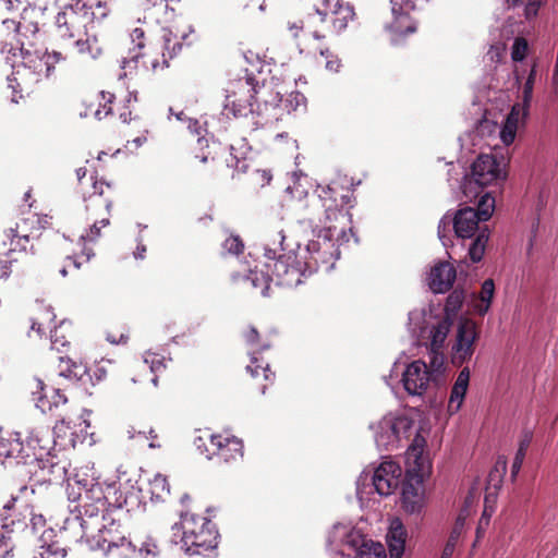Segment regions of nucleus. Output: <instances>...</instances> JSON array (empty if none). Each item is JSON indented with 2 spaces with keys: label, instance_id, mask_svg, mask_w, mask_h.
I'll return each instance as SVG.
<instances>
[{
  "label": "nucleus",
  "instance_id": "26",
  "mask_svg": "<svg viewBox=\"0 0 558 558\" xmlns=\"http://www.w3.org/2000/svg\"><path fill=\"white\" fill-rule=\"evenodd\" d=\"M457 271L448 262H441L435 265L429 274V288L435 293H445L452 288Z\"/></svg>",
  "mask_w": 558,
  "mask_h": 558
},
{
  "label": "nucleus",
  "instance_id": "40",
  "mask_svg": "<svg viewBox=\"0 0 558 558\" xmlns=\"http://www.w3.org/2000/svg\"><path fill=\"white\" fill-rule=\"evenodd\" d=\"M532 441V433L525 432L519 442V448L517 450L515 457L513 459L512 465H511V477L515 478L518 473L521 470V466L523 464V461L525 459L526 451L531 445Z\"/></svg>",
  "mask_w": 558,
  "mask_h": 558
},
{
  "label": "nucleus",
  "instance_id": "28",
  "mask_svg": "<svg viewBox=\"0 0 558 558\" xmlns=\"http://www.w3.org/2000/svg\"><path fill=\"white\" fill-rule=\"evenodd\" d=\"M57 422L53 426L54 444L61 447L75 446V424L73 423L69 411L53 414Z\"/></svg>",
  "mask_w": 558,
  "mask_h": 558
},
{
  "label": "nucleus",
  "instance_id": "64",
  "mask_svg": "<svg viewBox=\"0 0 558 558\" xmlns=\"http://www.w3.org/2000/svg\"><path fill=\"white\" fill-rule=\"evenodd\" d=\"M144 368H149L150 369V373H154L156 369H159V368H165L166 365L162 363L161 360H157L156 359H153L151 361V365L150 366H147L146 363L143 365Z\"/></svg>",
  "mask_w": 558,
  "mask_h": 558
},
{
  "label": "nucleus",
  "instance_id": "49",
  "mask_svg": "<svg viewBox=\"0 0 558 558\" xmlns=\"http://www.w3.org/2000/svg\"><path fill=\"white\" fill-rule=\"evenodd\" d=\"M529 50L527 40L524 37H517L511 48V58L514 62L522 61Z\"/></svg>",
  "mask_w": 558,
  "mask_h": 558
},
{
  "label": "nucleus",
  "instance_id": "17",
  "mask_svg": "<svg viewBox=\"0 0 558 558\" xmlns=\"http://www.w3.org/2000/svg\"><path fill=\"white\" fill-rule=\"evenodd\" d=\"M434 375L425 362L417 360L409 364L403 372L402 383L409 395L422 396L428 388Z\"/></svg>",
  "mask_w": 558,
  "mask_h": 558
},
{
  "label": "nucleus",
  "instance_id": "18",
  "mask_svg": "<svg viewBox=\"0 0 558 558\" xmlns=\"http://www.w3.org/2000/svg\"><path fill=\"white\" fill-rule=\"evenodd\" d=\"M401 468L392 461L379 464L373 475V485L381 496H389L400 484Z\"/></svg>",
  "mask_w": 558,
  "mask_h": 558
},
{
  "label": "nucleus",
  "instance_id": "25",
  "mask_svg": "<svg viewBox=\"0 0 558 558\" xmlns=\"http://www.w3.org/2000/svg\"><path fill=\"white\" fill-rule=\"evenodd\" d=\"M34 389L33 395H39L37 398V407L41 409L43 412H50L52 415L58 412L69 411L68 408V398L60 389H54L53 395L51 396V401L46 400V396L43 395L45 390V383L36 378L34 380Z\"/></svg>",
  "mask_w": 558,
  "mask_h": 558
},
{
  "label": "nucleus",
  "instance_id": "10",
  "mask_svg": "<svg viewBox=\"0 0 558 558\" xmlns=\"http://www.w3.org/2000/svg\"><path fill=\"white\" fill-rule=\"evenodd\" d=\"M501 178L499 163L495 156L482 154L471 166V173L466 174L461 184L462 193L466 198L482 196L483 189Z\"/></svg>",
  "mask_w": 558,
  "mask_h": 558
},
{
  "label": "nucleus",
  "instance_id": "7",
  "mask_svg": "<svg viewBox=\"0 0 558 558\" xmlns=\"http://www.w3.org/2000/svg\"><path fill=\"white\" fill-rule=\"evenodd\" d=\"M327 19L328 12L317 9L301 19L288 22L287 28L300 53L312 54L317 51L319 43L326 39L329 32Z\"/></svg>",
  "mask_w": 558,
  "mask_h": 558
},
{
  "label": "nucleus",
  "instance_id": "11",
  "mask_svg": "<svg viewBox=\"0 0 558 558\" xmlns=\"http://www.w3.org/2000/svg\"><path fill=\"white\" fill-rule=\"evenodd\" d=\"M264 267L269 270L272 283L278 287L296 288L308 275L303 260L292 252L278 257L268 256Z\"/></svg>",
  "mask_w": 558,
  "mask_h": 558
},
{
  "label": "nucleus",
  "instance_id": "55",
  "mask_svg": "<svg viewBox=\"0 0 558 558\" xmlns=\"http://www.w3.org/2000/svg\"><path fill=\"white\" fill-rule=\"evenodd\" d=\"M543 3V0H527L524 7V16L526 20L535 17Z\"/></svg>",
  "mask_w": 558,
  "mask_h": 558
},
{
  "label": "nucleus",
  "instance_id": "32",
  "mask_svg": "<svg viewBox=\"0 0 558 558\" xmlns=\"http://www.w3.org/2000/svg\"><path fill=\"white\" fill-rule=\"evenodd\" d=\"M407 533L400 522L392 523L387 534L391 558H401L404 553Z\"/></svg>",
  "mask_w": 558,
  "mask_h": 558
},
{
  "label": "nucleus",
  "instance_id": "23",
  "mask_svg": "<svg viewBox=\"0 0 558 558\" xmlns=\"http://www.w3.org/2000/svg\"><path fill=\"white\" fill-rule=\"evenodd\" d=\"M5 13H13V17H3L2 19V29L5 28L8 31L7 36L10 37L9 43H14L16 45V40L20 39V26L23 12L26 11V7L21 0H2V15ZM8 43V40L2 43V47Z\"/></svg>",
  "mask_w": 558,
  "mask_h": 558
},
{
  "label": "nucleus",
  "instance_id": "48",
  "mask_svg": "<svg viewBox=\"0 0 558 558\" xmlns=\"http://www.w3.org/2000/svg\"><path fill=\"white\" fill-rule=\"evenodd\" d=\"M106 339L113 344L125 343L129 339L124 325L113 326L106 331Z\"/></svg>",
  "mask_w": 558,
  "mask_h": 558
},
{
  "label": "nucleus",
  "instance_id": "41",
  "mask_svg": "<svg viewBox=\"0 0 558 558\" xmlns=\"http://www.w3.org/2000/svg\"><path fill=\"white\" fill-rule=\"evenodd\" d=\"M43 544L39 546L34 558H66V550L58 541L46 543L44 537Z\"/></svg>",
  "mask_w": 558,
  "mask_h": 558
},
{
  "label": "nucleus",
  "instance_id": "16",
  "mask_svg": "<svg viewBox=\"0 0 558 558\" xmlns=\"http://www.w3.org/2000/svg\"><path fill=\"white\" fill-rule=\"evenodd\" d=\"M477 339L475 323L470 318H462L458 325L457 342L453 345V363L461 365L470 360L474 353V342Z\"/></svg>",
  "mask_w": 558,
  "mask_h": 558
},
{
  "label": "nucleus",
  "instance_id": "21",
  "mask_svg": "<svg viewBox=\"0 0 558 558\" xmlns=\"http://www.w3.org/2000/svg\"><path fill=\"white\" fill-rule=\"evenodd\" d=\"M407 478L402 484V508L405 512L414 514L420 513L424 506L423 480L415 475V484L412 483L411 472L408 471Z\"/></svg>",
  "mask_w": 558,
  "mask_h": 558
},
{
  "label": "nucleus",
  "instance_id": "9",
  "mask_svg": "<svg viewBox=\"0 0 558 558\" xmlns=\"http://www.w3.org/2000/svg\"><path fill=\"white\" fill-rule=\"evenodd\" d=\"M116 195L114 186L106 181H95L93 183V192L85 197V208L88 213V219L93 220V225L82 235L85 241L94 242L100 235L101 228L110 223V209Z\"/></svg>",
  "mask_w": 558,
  "mask_h": 558
},
{
  "label": "nucleus",
  "instance_id": "15",
  "mask_svg": "<svg viewBox=\"0 0 558 558\" xmlns=\"http://www.w3.org/2000/svg\"><path fill=\"white\" fill-rule=\"evenodd\" d=\"M335 232L319 234L316 240H311L306 247L308 256L302 258L307 274L311 275L318 270L320 266L328 268L333 265L337 250L332 242Z\"/></svg>",
  "mask_w": 558,
  "mask_h": 558
},
{
  "label": "nucleus",
  "instance_id": "51",
  "mask_svg": "<svg viewBox=\"0 0 558 558\" xmlns=\"http://www.w3.org/2000/svg\"><path fill=\"white\" fill-rule=\"evenodd\" d=\"M425 445V438L420 433H416L412 444L408 448L409 458H414L415 464H417V461L421 459Z\"/></svg>",
  "mask_w": 558,
  "mask_h": 558
},
{
  "label": "nucleus",
  "instance_id": "19",
  "mask_svg": "<svg viewBox=\"0 0 558 558\" xmlns=\"http://www.w3.org/2000/svg\"><path fill=\"white\" fill-rule=\"evenodd\" d=\"M323 2L326 10H329L327 25L332 33H342L349 23L354 21L355 11L349 2L341 0H323Z\"/></svg>",
  "mask_w": 558,
  "mask_h": 558
},
{
  "label": "nucleus",
  "instance_id": "31",
  "mask_svg": "<svg viewBox=\"0 0 558 558\" xmlns=\"http://www.w3.org/2000/svg\"><path fill=\"white\" fill-rule=\"evenodd\" d=\"M245 282L250 283L254 289L259 290L263 296L270 295L272 284L269 270H266L264 263L250 270L248 275L244 277Z\"/></svg>",
  "mask_w": 558,
  "mask_h": 558
},
{
  "label": "nucleus",
  "instance_id": "52",
  "mask_svg": "<svg viewBox=\"0 0 558 558\" xmlns=\"http://www.w3.org/2000/svg\"><path fill=\"white\" fill-rule=\"evenodd\" d=\"M63 9H72L76 15L89 21L92 5L87 3V0H71L70 3L63 7Z\"/></svg>",
  "mask_w": 558,
  "mask_h": 558
},
{
  "label": "nucleus",
  "instance_id": "46",
  "mask_svg": "<svg viewBox=\"0 0 558 558\" xmlns=\"http://www.w3.org/2000/svg\"><path fill=\"white\" fill-rule=\"evenodd\" d=\"M495 292V284L493 279H486L481 289V301L485 303L483 308H480L478 312L481 315H484L490 305L492 299Z\"/></svg>",
  "mask_w": 558,
  "mask_h": 558
},
{
  "label": "nucleus",
  "instance_id": "29",
  "mask_svg": "<svg viewBox=\"0 0 558 558\" xmlns=\"http://www.w3.org/2000/svg\"><path fill=\"white\" fill-rule=\"evenodd\" d=\"M2 457H4V460L2 461V465L4 466H7V463L9 465L25 464V460L29 457V452L21 440L19 433L15 434V437H10L5 439V441L2 440Z\"/></svg>",
  "mask_w": 558,
  "mask_h": 558
},
{
  "label": "nucleus",
  "instance_id": "8",
  "mask_svg": "<svg viewBox=\"0 0 558 558\" xmlns=\"http://www.w3.org/2000/svg\"><path fill=\"white\" fill-rule=\"evenodd\" d=\"M182 43L169 29H162L161 35L140 44V52L133 59L145 69L159 72L169 66V61L182 50Z\"/></svg>",
  "mask_w": 558,
  "mask_h": 558
},
{
  "label": "nucleus",
  "instance_id": "4",
  "mask_svg": "<svg viewBox=\"0 0 558 558\" xmlns=\"http://www.w3.org/2000/svg\"><path fill=\"white\" fill-rule=\"evenodd\" d=\"M253 93H255V88L250 86L248 82H245L244 85L241 84L238 90H233L227 96L223 114L228 118L230 116L240 118L246 117L250 113L256 114L257 120L255 124L260 126L271 125L274 122H277L283 112L279 105L280 99H278V94L272 97L271 104H268L267 100L260 104L257 100L256 108H254V104L252 102L254 97Z\"/></svg>",
  "mask_w": 558,
  "mask_h": 558
},
{
  "label": "nucleus",
  "instance_id": "2",
  "mask_svg": "<svg viewBox=\"0 0 558 558\" xmlns=\"http://www.w3.org/2000/svg\"><path fill=\"white\" fill-rule=\"evenodd\" d=\"M494 208L495 198L489 193H484L476 209L463 207L453 214H445L438 223V236L442 244H447L448 233L453 230L458 239L471 241L468 248L470 260L481 262L490 235L488 226L481 223L492 217Z\"/></svg>",
  "mask_w": 558,
  "mask_h": 558
},
{
  "label": "nucleus",
  "instance_id": "36",
  "mask_svg": "<svg viewBox=\"0 0 558 558\" xmlns=\"http://www.w3.org/2000/svg\"><path fill=\"white\" fill-rule=\"evenodd\" d=\"M108 558H136V547L128 538L118 543L117 546H107L101 550Z\"/></svg>",
  "mask_w": 558,
  "mask_h": 558
},
{
  "label": "nucleus",
  "instance_id": "53",
  "mask_svg": "<svg viewBox=\"0 0 558 558\" xmlns=\"http://www.w3.org/2000/svg\"><path fill=\"white\" fill-rule=\"evenodd\" d=\"M536 64H534L529 73V76L523 86L522 101L530 105L533 96V88L536 78Z\"/></svg>",
  "mask_w": 558,
  "mask_h": 558
},
{
  "label": "nucleus",
  "instance_id": "30",
  "mask_svg": "<svg viewBox=\"0 0 558 558\" xmlns=\"http://www.w3.org/2000/svg\"><path fill=\"white\" fill-rule=\"evenodd\" d=\"M453 324L452 317L442 316L437 325H435L432 329V341H430V350L433 353L430 364L436 366L438 361V353L444 348L447 336L450 331V328Z\"/></svg>",
  "mask_w": 558,
  "mask_h": 558
},
{
  "label": "nucleus",
  "instance_id": "14",
  "mask_svg": "<svg viewBox=\"0 0 558 558\" xmlns=\"http://www.w3.org/2000/svg\"><path fill=\"white\" fill-rule=\"evenodd\" d=\"M204 445L206 458L217 464H231L243 458V441L235 436L211 434Z\"/></svg>",
  "mask_w": 558,
  "mask_h": 558
},
{
  "label": "nucleus",
  "instance_id": "27",
  "mask_svg": "<svg viewBox=\"0 0 558 558\" xmlns=\"http://www.w3.org/2000/svg\"><path fill=\"white\" fill-rule=\"evenodd\" d=\"M529 108L530 105H525L523 101L512 106L500 131V138L505 145L513 143L519 122L527 117Z\"/></svg>",
  "mask_w": 558,
  "mask_h": 558
},
{
  "label": "nucleus",
  "instance_id": "57",
  "mask_svg": "<svg viewBox=\"0 0 558 558\" xmlns=\"http://www.w3.org/2000/svg\"><path fill=\"white\" fill-rule=\"evenodd\" d=\"M470 381V369L468 367H464L458 375L454 384L458 385V387H463L468 390Z\"/></svg>",
  "mask_w": 558,
  "mask_h": 558
},
{
  "label": "nucleus",
  "instance_id": "38",
  "mask_svg": "<svg viewBox=\"0 0 558 558\" xmlns=\"http://www.w3.org/2000/svg\"><path fill=\"white\" fill-rule=\"evenodd\" d=\"M149 493L151 499L163 501L170 494L168 478L162 474H156L153 480L149 481Z\"/></svg>",
  "mask_w": 558,
  "mask_h": 558
},
{
  "label": "nucleus",
  "instance_id": "6",
  "mask_svg": "<svg viewBox=\"0 0 558 558\" xmlns=\"http://www.w3.org/2000/svg\"><path fill=\"white\" fill-rule=\"evenodd\" d=\"M182 543L191 555H201L218 545L216 524L206 515L186 511L181 514Z\"/></svg>",
  "mask_w": 558,
  "mask_h": 558
},
{
  "label": "nucleus",
  "instance_id": "43",
  "mask_svg": "<svg viewBox=\"0 0 558 558\" xmlns=\"http://www.w3.org/2000/svg\"><path fill=\"white\" fill-rule=\"evenodd\" d=\"M317 50L319 51V57L325 61L324 68L329 73H339L340 69L342 68V61L339 56L327 47H319Z\"/></svg>",
  "mask_w": 558,
  "mask_h": 558
},
{
  "label": "nucleus",
  "instance_id": "39",
  "mask_svg": "<svg viewBox=\"0 0 558 558\" xmlns=\"http://www.w3.org/2000/svg\"><path fill=\"white\" fill-rule=\"evenodd\" d=\"M246 372L255 379L260 376L264 380H272L275 378V373L270 369L269 364L255 355L251 357V362L246 366Z\"/></svg>",
  "mask_w": 558,
  "mask_h": 558
},
{
  "label": "nucleus",
  "instance_id": "13",
  "mask_svg": "<svg viewBox=\"0 0 558 558\" xmlns=\"http://www.w3.org/2000/svg\"><path fill=\"white\" fill-rule=\"evenodd\" d=\"M121 512H106L102 514L101 522L95 532L90 535H84L92 550H102L107 546H117L118 543L126 539L125 527L121 523Z\"/></svg>",
  "mask_w": 558,
  "mask_h": 558
},
{
  "label": "nucleus",
  "instance_id": "42",
  "mask_svg": "<svg viewBox=\"0 0 558 558\" xmlns=\"http://www.w3.org/2000/svg\"><path fill=\"white\" fill-rule=\"evenodd\" d=\"M464 299L465 292L462 289H454L446 300L444 316L452 317V319L454 320V317L457 313L460 311L464 302Z\"/></svg>",
  "mask_w": 558,
  "mask_h": 558
},
{
  "label": "nucleus",
  "instance_id": "20",
  "mask_svg": "<svg viewBox=\"0 0 558 558\" xmlns=\"http://www.w3.org/2000/svg\"><path fill=\"white\" fill-rule=\"evenodd\" d=\"M69 499L73 501H80L84 504H98L99 506H110L107 501V497L104 493L102 485L94 480L88 483L81 481L75 482L73 485H69L68 489Z\"/></svg>",
  "mask_w": 558,
  "mask_h": 558
},
{
  "label": "nucleus",
  "instance_id": "63",
  "mask_svg": "<svg viewBox=\"0 0 558 558\" xmlns=\"http://www.w3.org/2000/svg\"><path fill=\"white\" fill-rule=\"evenodd\" d=\"M70 266H73L74 268H77L78 267V264L76 263L75 259H73L72 257H66V264L64 266H62L60 269H59V272L64 277L66 276L68 274V270L66 268L70 267Z\"/></svg>",
  "mask_w": 558,
  "mask_h": 558
},
{
  "label": "nucleus",
  "instance_id": "47",
  "mask_svg": "<svg viewBox=\"0 0 558 558\" xmlns=\"http://www.w3.org/2000/svg\"><path fill=\"white\" fill-rule=\"evenodd\" d=\"M234 148L231 146L228 156L225 158V163L227 168L232 169V177L234 172H245L247 170V162L244 158H239L233 154Z\"/></svg>",
  "mask_w": 558,
  "mask_h": 558
},
{
  "label": "nucleus",
  "instance_id": "33",
  "mask_svg": "<svg viewBox=\"0 0 558 558\" xmlns=\"http://www.w3.org/2000/svg\"><path fill=\"white\" fill-rule=\"evenodd\" d=\"M56 314L50 306L39 304L36 307L34 316L32 317L31 329L36 331L39 336L45 335L47 329H50L54 323Z\"/></svg>",
  "mask_w": 558,
  "mask_h": 558
},
{
  "label": "nucleus",
  "instance_id": "62",
  "mask_svg": "<svg viewBox=\"0 0 558 558\" xmlns=\"http://www.w3.org/2000/svg\"><path fill=\"white\" fill-rule=\"evenodd\" d=\"M147 438L150 439V442H149L150 448H159L160 447V444L157 441L158 434L156 433V430L154 428H149Z\"/></svg>",
  "mask_w": 558,
  "mask_h": 558
},
{
  "label": "nucleus",
  "instance_id": "3",
  "mask_svg": "<svg viewBox=\"0 0 558 558\" xmlns=\"http://www.w3.org/2000/svg\"><path fill=\"white\" fill-rule=\"evenodd\" d=\"M354 202L353 191L333 181L326 186H318L311 195L306 193L300 202V208L304 220L318 221L325 225L327 233H331L338 229L333 222L349 220V210L353 208Z\"/></svg>",
  "mask_w": 558,
  "mask_h": 558
},
{
  "label": "nucleus",
  "instance_id": "34",
  "mask_svg": "<svg viewBox=\"0 0 558 558\" xmlns=\"http://www.w3.org/2000/svg\"><path fill=\"white\" fill-rule=\"evenodd\" d=\"M58 369L60 376L75 380L82 379L87 372L84 364L77 363L68 356H59Z\"/></svg>",
  "mask_w": 558,
  "mask_h": 558
},
{
  "label": "nucleus",
  "instance_id": "60",
  "mask_svg": "<svg viewBox=\"0 0 558 558\" xmlns=\"http://www.w3.org/2000/svg\"><path fill=\"white\" fill-rule=\"evenodd\" d=\"M107 2L106 1H98L96 5V11L90 12V14L96 19H104L107 16V11L105 10Z\"/></svg>",
  "mask_w": 558,
  "mask_h": 558
},
{
  "label": "nucleus",
  "instance_id": "59",
  "mask_svg": "<svg viewBox=\"0 0 558 558\" xmlns=\"http://www.w3.org/2000/svg\"><path fill=\"white\" fill-rule=\"evenodd\" d=\"M244 337L246 342L251 345H257L259 343V333L255 327H250Z\"/></svg>",
  "mask_w": 558,
  "mask_h": 558
},
{
  "label": "nucleus",
  "instance_id": "54",
  "mask_svg": "<svg viewBox=\"0 0 558 558\" xmlns=\"http://www.w3.org/2000/svg\"><path fill=\"white\" fill-rule=\"evenodd\" d=\"M413 423L408 418H397L396 422L391 425V430L393 435L400 439L402 436L410 437L408 432L412 428Z\"/></svg>",
  "mask_w": 558,
  "mask_h": 558
},
{
  "label": "nucleus",
  "instance_id": "35",
  "mask_svg": "<svg viewBox=\"0 0 558 558\" xmlns=\"http://www.w3.org/2000/svg\"><path fill=\"white\" fill-rule=\"evenodd\" d=\"M69 324H66L65 322H61L59 326L54 327V329L51 330V350H54L60 353L66 352L69 350Z\"/></svg>",
  "mask_w": 558,
  "mask_h": 558
},
{
  "label": "nucleus",
  "instance_id": "45",
  "mask_svg": "<svg viewBox=\"0 0 558 558\" xmlns=\"http://www.w3.org/2000/svg\"><path fill=\"white\" fill-rule=\"evenodd\" d=\"M360 558H386L385 547L379 543H364L359 553Z\"/></svg>",
  "mask_w": 558,
  "mask_h": 558
},
{
  "label": "nucleus",
  "instance_id": "61",
  "mask_svg": "<svg viewBox=\"0 0 558 558\" xmlns=\"http://www.w3.org/2000/svg\"><path fill=\"white\" fill-rule=\"evenodd\" d=\"M119 118L122 120L124 124H130L131 121L135 123H140L138 119L131 118V111L128 110L125 106L122 107V110L119 112Z\"/></svg>",
  "mask_w": 558,
  "mask_h": 558
},
{
  "label": "nucleus",
  "instance_id": "58",
  "mask_svg": "<svg viewBox=\"0 0 558 558\" xmlns=\"http://www.w3.org/2000/svg\"><path fill=\"white\" fill-rule=\"evenodd\" d=\"M132 41L135 43L137 50L140 51V44L147 43L145 31L141 27H136L131 33Z\"/></svg>",
  "mask_w": 558,
  "mask_h": 558
},
{
  "label": "nucleus",
  "instance_id": "50",
  "mask_svg": "<svg viewBox=\"0 0 558 558\" xmlns=\"http://www.w3.org/2000/svg\"><path fill=\"white\" fill-rule=\"evenodd\" d=\"M222 250L233 255H240L244 251V243L239 235H230L223 241Z\"/></svg>",
  "mask_w": 558,
  "mask_h": 558
},
{
  "label": "nucleus",
  "instance_id": "24",
  "mask_svg": "<svg viewBox=\"0 0 558 558\" xmlns=\"http://www.w3.org/2000/svg\"><path fill=\"white\" fill-rule=\"evenodd\" d=\"M82 509L80 510L81 526L84 535H90V532H95L101 522L102 514L106 512H122L120 507L99 506L98 504H84L78 505Z\"/></svg>",
  "mask_w": 558,
  "mask_h": 558
},
{
  "label": "nucleus",
  "instance_id": "56",
  "mask_svg": "<svg viewBox=\"0 0 558 558\" xmlns=\"http://www.w3.org/2000/svg\"><path fill=\"white\" fill-rule=\"evenodd\" d=\"M457 541L458 536L454 533H451L444 547L440 558H451L456 548Z\"/></svg>",
  "mask_w": 558,
  "mask_h": 558
},
{
  "label": "nucleus",
  "instance_id": "22",
  "mask_svg": "<svg viewBox=\"0 0 558 558\" xmlns=\"http://www.w3.org/2000/svg\"><path fill=\"white\" fill-rule=\"evenodd\" d=\"M27 221L22 220V223L17 222L15 228H11L5 232V238L10 240L8 251L5 255L8 259L5 263L12 264L19 262L20 256H24L27 245L29 243V235L27 231Z\"/></svg>",
  "mask_w": 558,
  "mask_h": 558
},
{
  "label": "nucleus",
  "instance_id": "37",
  "mask_svg": "<svg viewBox=\"0 0 558 558\" xmlns=\"http://www.w3.org/2000/svg\"><path fill=\"white\" fill-rule=\"evenodd\" d=\"M117 106V96L111 92L102 90L98 95V107L95 110V117L102 120L114 113Z\"/></svg>",
  "mask_w": 558,
  "mask_h": 558
},
{
  "label": "nucleus",
  "instance_id": "5",
  "mask_svg": "<svg viewBox=\"0 0 558 558\" xmlns=\"http://www.w3.org/2000/svg\"><path fill=\"white\" fill-rule=\"evenodd\" d=\"M89 21L76 15L72 9H62L56 16V26L61 37L74 39V47L80 56H88L93 60L101 58L105 47L96 35L88 34L86 25Z\"/></svg>",
  "mask_w": 558,
  "mask_h": 558
},
{
  "label": "nucleus",
  "instance_id": "12",
  "mask_svg": "<svg viewBox=\"0 0 558 558\" xmlns=\"http://www.w3.org/2000/svg\"><path fill=\"white\" fill-rule=\"evenodd\" d=\"M427 0H390L393 20L388 26L393 41H401L417 31L423 5Z\"/></svg>",
  "mask_w": 558,
  "mask_h": 558
},
{
  "label": "nucleus",
  "instance_id": "1",
  "mask_svg": "<svg viewBox=\"0 0 558 558\" xmlns=\"http://www.w3.org/2000/svg\"><path fill=\"white\" fill-rule=\"evenodd\" d=\"M5 56V64L11 68V73L7 75L8 86L11 92L12 102L17 104L24 94H29L39 76L47 78L52 76L65 75L74 68L75 60L70 53L61 50H51L39 57L27 50H24L23 43H5L2 48V54Z\"/></svg>",
  "mask_w": 558,
  "mask_h": 558
},
{
  "label": "nucleus",
  "instance_id": "44",
  "mask_svg": "<svg viewBox=\"0 0 558 558\" xmlns=\"http://www.w3.org/2000/svg\"><path fill=\"white\" fill-rule=\"evenodd\" d=\"M465 393H466V389H464L463 387H458L457 384H453L451 393H450V398H449V402H448V411L451 414L457 413L460 410L462 402L464 400Z\"/></svg>",
  "mask_w": 558,
  "mask_h": 558
}]
</instances>
